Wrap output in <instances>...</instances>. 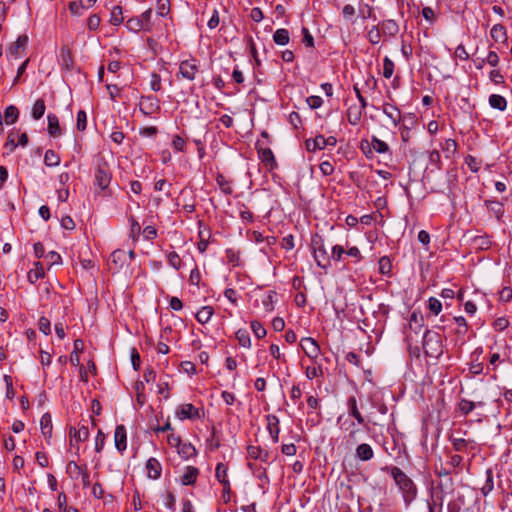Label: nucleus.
<instances>
[{
    "label": "nucleus",
    "instance_id": "1",
    "mask_svg": "<svg viewBox=\"0 0 512 512\" xmlns=\"http://www.w3.org/2000/svg\"><path fill=\"white\" fill-rule=\"evenodd\" d=\"M391 474L395 483L403 493L405 502L410 503L417 494V489L413 481L398 467L391 469Z\"/></svg>",
    "mask_w": 512,
    "mask_h": 512
},
{
    "label": "nucleus",
    "instance_id": "2",
    "mask_svg": "<svg viewBox=\"0 0 512 512\" xmlns=\"http://www.w3.org/2000/svg\"><path fill=\"white\" fill-rule=\"evenodd\" d=\"M423 348L426 356L439 358L443 354L441 335L433 330H426L423 335Z\"/></svg>",
    "mask_w": 512,
    "mask_h": 512
},
{
    "label": "nucleus",
    "instance_id": "3",
    "mask_svg": "<svg viewBox=\"0 0 512 512\" xmlns=\"http://www.w3.org/2000/svg\"><path fill=\"white\" fill-rule=\"evenodd\" d=\"M111 181V172L107 162L104 159L97 161V169L95 172V183L96 185L104 190L106 189Z\"/></svg>",
    "mask_w": 512,
    "mask_h": 512
},
{
    "label": "nucleus",
    "instance_id": "4",
    "mask_svg": "<svg viewBox=\"0 0 512 512\" xmlns=\"http://www.w3.org/2000/svg\"><path fill=\"white\" fill-rule=\"evenodd\" d=\"M424 326V317L421 312L419 311H413L410 315L409 323L407 326L406 331V341L408 343H411L413 340V337L411 335V332L415 334H419Z\"/></svg>",
    "mask_w": 512,
    "mask_h": 512
},
{
    "label": "nucleus",
    "instance_id": "5",
    "mask_svg": "<svg viewBox=\"0 0 512 512\" xmlns=\"http://www.w3.org/2000/svg\"><path fill=\"white\" fill-rule=\"evenodd\" d=\"M312 246L317 265L322 269H327L330 267V255L328 254L321 240H313Z\"/></svg>",
    "mask_w": 512,
    "mask_h": 512
},
{
    "label": "nucleus",
    "instance_id": "6",
    "mask_svg": "<svg viewBox=\"0 0 512 512\" xmlns=\"http://www.w3.org/2000/svg\"><path fill=\"white\" fill-rule=\"evenodd\" d=\"M70 436V446L76 447L77 451L79 450V443L85 442L89 438V429L87 426L82 425L79 428L70 427L69 429Z\"/></svg>",
    "mask_w": 512,
    "mask_h": 512
},
{
    "label": "nucleus",
    "instance_id": "7",
    "mask_svg": "<svg viewBox=\"0 0 512 512\" xmlns=\"http://www.w3.org/2000/svg\"><path fill=\"white\" fill-rule=\"evenodd\" d=\"M139 109L144 115L151 116L160 110L159 100L154 96H142Z\"/></svg>",
    "mask_w": 512,
    "mask_h": 512
},
{
    "label": "nucleus",
    "instance_id": "8",
    "mask_svg": "<svg viewBox=\"0 0 512 512\" xmlns=\"http://www.w3.org/2000/svg\"><path fill=\"white\" fill-rule=\"evenodd\" d=\"M300 346L304 353L311 359L315 360L320 354V347L314 338L306 337L300 342Z\"/></svg>",
    "mask_w": 512,
    "mask_h": 512
},
{
    "label": "nucleus",
    "instance_id": "9",
    "mask_svg": "<svg viewBox=\"0 0 512 512\" xmlns=\"http://www.w3.org/2000/svg\"><path fill=\"white\" fill-rule=\"evenodd\" d=\"M197 72L198 66L196 60H185L179 65V74L189 81L195 79Z\"/></svg>",
    "mask_w": 512,
    "mask_h": 512
},
{
    "label": "nucleus",
    "instance_id": "10",
    "mask_svg": "<svg viewBox=\"0 0 512 512\" xmlns=\"http://www.w3.org/2000/svg\"><path fill=\"white\" fill-rule=\"evenodd\" d=\"M176 416L180 420L199 418L198 410L190 403L180 405L176 410Z\"/></svg>",
    "mask_w": 512,
    "mask_h": 512
},
{
    "label": "nucleus",
    "instance_id": "11",
    "mask_svg": "<svg viewBox=\"0 0 512 512\" xmlns=\"http://www.w3.org/2000/svg\"><path fill=\"white\" fill-rule=\"evenodd\" d=\"M115 447L119 452H123L127 447V434L124 425H118L114 432Z\"/></svg>",
    "mask_w": 512,
    "mask_h": 512
},
{
    "label": "nucleus",
    "instance_id": "12",
    "mask_svg": "<svg viewBox=\"0 0 512 512\" xmlns=\"http://www.w3.org/2000/svg\"><path fill=\"white\" fill-rule=\"evenodd\" d=\"M28 43V36L23 34L20 35L17 40L10 45L8 49V55L11 57L17 58L24 51Z\"/></svg>",
    "mask_w": 512,
    "mask_h": 512
},
{
    "label": "nucleus",
    "instance_id": "13",
    "mask_svg": "<svg viewBox=\"0 0 512 512\" xmlns=\"http://www.w3.org/2000/svg\"><path fill=\"white\" fill-rule=\"evenodd\" d=\"M146 470H147V476L150 479L155 480L161 476L162 466L156 458L151 457L146 462Z\"/></svg>",
    "mask_w": 512,
    "mask_h": 512
},
{
    "label": "nucleus",
    "instance_id": "14",
    "mask_svg": "<svg viewBox=\"0 0 512 512\" xmlns=\"http://www.w3.org/2000/svg\"><path fill=\"white\" fill-rule=\"evenodd\" d=\"M110 263L115 265L116 269L122 268L128 264V254L123 249L115 250L110 256Z\"/></svg>",
    "mask_w": 512,
    "mask_h": 512
},
{
    "label": "nucleus",
    "instance_id": "15",
    "mask_svg": "<svg viewBox=\"0 0 512 512\" xmlns=\"http://www.w3.org/2000/svg\"><path fill=\"white\" fill-rule=\"evenodd\" d=\"M267 428L270 433V436L274 443H277L279 441V433H280V427H279V419L274 415H268L267 416Z\"/></svg>",
    "mask_w": 512,
    "mask_h": 512
},
{
    "label": "nucleus",
    "instance_id": "16",
    "mask_svg": "<svg viewBox=\"0 0 512 512\" xmlns=\"http://www.w3.org/2000/svg\"><path fill=\"white\" fill-rule=\"evenodd\" d=\"M383 113L391 120L394 126H397L401 121V112L400 110L392 105V104H384L383 105Z\"/></svg>",
    "mask_w": 512,
    "mask_h": 512
},
{
    "label": "nucleus",
    "instance_id": "17",
    "mask_svg": "<svg viewBox=\"0 0 512 512\" xmlns=\"http://www.w3.org/2000/svg\"><path fill=\"white\" fill-rule=\"evenodd\" d=\"M247 453L251 459L260 460L262 462H267L269 458L268 451L263 450L260 446H248Z\"/></svg>",
    "mask_w": 512,
    "mask_h": 512
},
{
    "label": "nucleus",
    "instance_id": "18",
    "mask_svg": "<svg viewBox=\"0 0 512 512\" xmlns=\"http://www.w3.org/2000/svg\"><path fill=\"white\" fill-rule=\"evenodd\" d=\"M198 475L199 470L196 467L188 466L181 477V483L183 485H193L196 482Z\"/></svg>",
    "mask_w": 512,
    "mask_h": 512
},
{
    "label": "nucleus",
    "instance_id": "19",
    "mask_svg": "<svg viewBox=\"0 0 512 512\" xmlns=\"http://www.w3.org/2000/svg\"><path fill=\"white\" fill-rule=\"evenodd\" d=\"M86 468V465L80 466L75 461H69L66 466V473L72 480H77Z\"/></svg>",
    "mask_w": 512,
    "mask_h": 512
},
{
    "label": "nucleus",
    "instance_id": "20",
    "mask_svg": "<svg viewBox=\"0 0 512 512\" xmlns=\"http://www.w3.org/2000/svg\"><path fill=\"white\" fill-rule=\"evenodd\" d=\"M356 456L362 461H368L373 458L374 452L369 444L362 443L356 448Z\"/></svg>",
    "mask_w": 512,
    "mask_h": 512
},
{
    "label": "nucleus",
    "instance_id": "21",
    "mask_svg": "<svg viewBox=\"0 0 512 512\" xmlns=\"http://www.w3.org/2000/svg\"><path fill=\"white\" fill-rule=\"evenodd\" d=\"M48 133L52 137H58L61 135V128L59 125V119L55 114H48Z\"/></svg>",
    "mask_w": 512,
    "mask_h": 512
},
{
    "label": "nucleus",
    "instance_id": "22",
    "mask_svg": "<svg viewBox=\"0 0 512 512\" xmlns=\"http://www.w3.org/2000/svg\"><path fill=\"white\" fill-rule=\"evenodd\" d=\"M44 277V268L40 262L34 264V268L28 272V281L32 284Z\"/></svg>",
    "mask_w": 512,
    "mask_h": 512
},
{
    "label": "nucleus",
    "instance_id": "23",
    "mask_svg": "<svg viewBox=\"0 0 512 512\" xmlns=\"http://www.w3.org/2000/svg\"><path fill=\"white\" fill-rule=\"evenodd\" d=\"M228 468L223 463H218L216 466L215 476L217 480L225 487L229 488V480L227 476Z\"/></svg>",
    "mask_w": 512,
    "mask_h": 512
},
{
    "label": "nucleus",
    "instance_id": "24",
    "mask_svg": "<svg viewBox=\"0 0 512 512\" xmlns=\"http://www.w3.org/2000/svg\"><path fill=\"white\" fill-rule=\"evenodd\" d=\"M347 404L350 415L353 416L359 424H364L365 420L357 407V401L355 397H350Z\"/></svg>",
    "mask_w": 512,
    "mask_h": 512
},
{
    "label": "nucleus",
    "instance_id": "25",
    "mask_svg": "<svg viewBox=\"0 0 512 512\" xmlns=\"http://www.w3.org/2000/svg\"><path fill=\"white\" fill-rule=\"evenodd\" d=\"M363 110L364 109H362L361 107L358 108L356 106H351L348 108L347 118L351 125L359 124L361 117H362Z\"/></svg>",
    "mask_w": 512,
    "mask_h": 512
},
{
    "label": "nucleus",
    "instance_id": "26",
    "mask_svg": "<svg viewBox=\"0 0 512 512\" xmlns=\"http://www.w3.org/2000/svg\"><path fill=\"white\" fill-rule=\"evenodd\" d=\"M41 432L45 437L50 438L52 435V419L49 413H45L40 420Z\"/></svg>",
    "mask_w": 512,
    "mask_h": 512
},
{
    "label": "nucleus",
    "instance_id": "27",
    "mask_svg": "<svg viewBox=\"0 0 512 512\" xmlns=\"http://www.w3.org/2000/svg\"><path fill=\"white\" fill-rule=\"evenodd\" d=\"M489 105L493 109L504 111L507 107V101L503 96L499 94H492L489 97Z\"/></svg>",
    "mask_w": 512,
    "mask_h": 512
},
{
    "label": "nucleus",
    "instance_id": "28",
    "mask_svg": "<svg viewBox=\"0 0 512 512\" xmlns=\"http://www.w3.org/2000/svg\"><path fill=\"white\" fill-rule=\"evenodd\" d=\"M259 156L261 161L271 169L276 165L274 154L270 148L259 150Z\"/></svg>",
    "mask_w": 512,
    "mask_h": 512
},
{
    "label": "nucleus",
    "instance_id": "29",
    "mask_svg": "<svg viewBox=\"0 0 512 512\" xmlns=\"http://www.w3.org/2000/svg\"><path fill=\"white\" fill-rule=\"evenodd\" d=\"M214 314V310L211 306H203L197 313L196 319L201 324H206L209 322L211 317Z\"/></svg>",
    "mask_w": 512,
    "mask_h": 512
},
{
    "label": "nucleus",
    "instance_id": "30",
    "mask_svg": "<svg viewBox=\"0 0 512 512\" xmlns=\"http://www.w3.org/2000/svg\"><path fill=\"white\" fill-rule=\"evenodd\" d=\"M381 30L384 34L395 36L399 32V26L394 20H386L381 24Z\"/></svg>",
    "mask_w": 512,
    "mask_h": 512
},
{
    "label": "nucleus",
    "instance_id": "31",
    "mask_svg": "<svg viewBox=\"0 0 512 512\" xmlns=\"http://www.w3.org/2000/svg\"><path fill=\"white\" fill-rule=\"evenodd\" d=\"M455 323L457 324V329L455 330V334L458 338H463L468 332V324L466 319L463 316H457L453 318Z\"/></svg>",
    "mask_w": 512,
    "mask_h": 512
},
{
    "label": "nucleus",
    "instance_id": "32",
    "mask_svg": "<svg viewBox=\"0 0 512 512\" xmlns=\"http://www.w3.org/2000/svg\"><path fill=\"white\" fill-rule=\"evenodd\" d=\"M491 37L498 42H503L506 39V29L502 24H496L491 28Z\"/></svg>",
    "mask_w": 512,
    "mask_h": 512
},
{
    "label": "nucleus",
    "instance_id": "33",
    "mask_svg": "<svg viewBox=\"0 0 512 512\" xmlns=\"http://www.w3.org/2000/svg\"><path fill=\"white\" fill-rule=\"evenodd\" d=\"M46 110V105L43 99H37L32 107V117L39 120L43 117Z\"/></svg>",
    "mask_w": 512,
    "mask_h": 512
},
{
    "label": "nucleus",
    "instance_id": "34",
    "mask_svg": "<svg viewBox=\"0 0 512 512\" xmlns=\"http://www.w3.org/2000/svg\"><path fill=\"white\" fill-rule=\"evenodd\" d=\"M289 32L287 29L281 28L275 31L273 40L278 45H286L289 43Z\"/></svg>",
    "mask_w": 512,
    "mask_h": 512
},
{
    "label": "nucleus",
    "instance_id": "35",
    "mask_svg": "<svg viewBox=\"0 0 512 512\" xmlns=\"http://www.w3.org/2000/svg\"><path fill=\"white\" fill-rule=\"evenodd\" d=\"M19 110L16 106L10 105L5 109L4 118L7 124H13L17 121Z\"/></svg>",
    "mask_w": 512,
    "mask_h": 512
},
{
    "label": "nucleus",
    "instance_id": "36",
    "mask_svg": "<svg viewBox=\"0 0 512 512\" xmlns=\"http://www.w3.org/2000/svg\"><path fill=\"white\" fill-rule=\"evenodd\" d=\"M44 163L48 167L58 166L60 163V157L53 150H47L44 156Z\"/></svg>",
    "mask_w": 512,
    "mask_h": 512
},
{
    "label": "nucleus",
    "instance_id": "37",
    "mask_svg": "<svg viewBox=\"0 0 512 512\" xmlns=\"http://www.w3.org/2000/svg\"><path fill=\"white\" fill-rule=\"evenodd\" d=\"M216 182L223 193L231 194L233 192L231 182L227 180L224 175L218 174L216 176Z\"/></svg>",
    "mask_w": 512,
    "mask_h": 512
},
{
    "label": "nucleus",
    "instance_id": "38",
    "mask_svg": "<svg viewBox=\"0 0 512 512\" xmlns=\"http://www.w3.org/2000/svg\"><path fill=\"white\" fill-rule=\"evenodd\" d=\"M236 338L238 340V343L240 346L244 348H250L251 347V338L249 333L246 330H238L236 332Z\"/></svg>",
    "mask_w": 512,
    "mask_h": 512
},
{
    "label": "nucleus",
    "instance_id": "39",
    "mask_svg": "<svg viewBox=\"0 0 512 512\" xmlns=\"http://www.w3.org/2000/svg\"><path fill=\"white\" fill-rule=\"evenodd\" d=\"M450 441L453 449L458 452H465L470 444V442L464 438L450 437Z\"/></svg>",
    "mask_w": 512,
    "mask_h": 512
},
{
    "label": "nucleus",
    "instance_id": "40",
    "mask_svg": "<svg viewBox=\"0 0 512 512\" xmlns=\"http://www.w3.org/2000/svg\"><path fill=\"white\" fill-rule=\"evenodd\" d=\"M151 16H152V10L151 9H147L139 17V18L142 19L141 22L143 23L144 30L148 31V32H152L153 29H154V24L151 21Z\"/></svg>",
    "mask_w": 512,
    "mask_h": 512
},
{
    "label": "nucleus",
    "instance_id": "41",
    "mask_svg": "<svg viewBox=\"0 0 512 512\" xmlns=\"http://www.w3.org/2000/svg\"><path fill=\"white\" fill-rule=\"evenodd\" d=\"M142 19L139 17L130 18L126 22V27L131 32H139L140 30H144Z\"/></svg>",
    "mask_w": 512,
    "mask_h": 512
},
{
    "label": "nucleus",
    "instance_id": "42",
    "mask_svg": "<svg viewBox=\"0 0 512 512\" xmlns=\"http://www.w3.org/2000/svg\"><path fill=\"white\" fill-rule=\"evenodd\" d=\"M371 146L377 153H386L389 150V146L386 142L373 136L371 139Z\"/></svg>",
    "mask_w": 512,
    "mask_h": 512
},
{
    "label": "nucleus",
    "instance_id": "43",
    "mask_svg": "<svg viewBox=\"0 0 512 512\" xmlns=\"http://www.w3.org/2000/svg\"><path fill=\"white\" fill-rule=\"evenodd\" d=\"M170 13V0H158L157 1V15L160 17H166Z\"/></svg>",
    "mask_w": 512,
    "mask_h": 512
},
{
    "label": "nucleus",
    "instance_id": "44",
    "mask_svg": "<svg viewBox=\"0 0 512 512\" xmlns=\"http://www.w3.org/2000/svg\"><path fill=\"white\" fill-rule=\"evenodd\" d=\"M394 62L388 58L385 57L383 60V76L387 79L391 78L394 73Z\"/></svg>",
    "mask_w": 512,
    "mask_h": 512
},
{
    "label": "nucleus",
    "instance_id": "45",
    "mask_svg": "<svg viewBox=\"0 0 512 512\" xmlns=\"http://www.w3.org/2000/svg\"><path fill=\"white\" fill-rule=\"evenodd\" d=\"M346 254V250L341 245H335L332 247L330 261L333 260L335 262H339L343 259V255Z\"/></svg>",
    "mask_w": 512,
    "mask_h": 512
},
{
    "label": "nucleus",
    "instance_id": "46",
    "mask_svg": "<svg viewBox=\"0 0 512 512\" xmlns=\"http://www.w3.org/2000/svg\"><path fill=\"white\" fill-rule=\"evenodd\" d=\"M443 506V497L435 495L432 497V503L428 504L429 512H441Z\"/></svg>",
    "mask_w": 512,
    "mask_h": 512
},
{
    "label": "nucleus",
    "instance_id": "47",
    "mask_svg": "<svg viewBox=\"0 0 512 512\" xmlns=\"http://www.w3.org/2000/svg\"><path fill=\"white\" fill-rule=\"evenodd\" d=\"M458 407L462 414L467 415L474 410V408L476 407V403L467 399H462L459 402Z\"/></svg>",
    "mask_w": 512,
    "mask_h": 512
},
{
    "label": "nucleus",
    "instance_id": "48",
    "mask_svg": "<svg viewBox=\"0 0 512 512\" xmlns=\"http://www.w3.org/2000/svg\"><path fill=\"white\" fill-rule=\"evenodd\" d=\"M123 19L124 18L122 15V8L120 6H115L111 12V18H110L111 24L119 25L123 22Z\"/></svg>",
    "mask_w": 512,
    "mask_h": 512
},
{
    "label": "nucleus",
    "instance_id": "49",
    "mask_svg": "<svg viewBox=\"0 0 512 512\" xmlns=\"http://www.w3.org/2000/svg\"><path fill=\"white\" fill-rule=\"evenodd\" d=\"M367 37L371 44H378L381 40V31L378 26H373L369 30Z\"/></svg>",
    "mask_w": 512,
    "mask_h": 512
},
{
    "label": "nucleus",
    "instance_id": "50",
    "mask_svg": "<svg viewBox=\"0 0 512 512\" xmlns=\"http://www.w3.org/2000/svg\"><path fill=\"white\" fill-rule=\"evenodd\" d=\"M487 479L483 487L481 488V492L484 496H487L493 490V475L491 470H487Z\"/></svg>",
    "mask_w": 512,
    "mask_h": 512
},
{
    "label": "nucleus",
    "instance_id": "51",
    "mask_svg": "<svg viewBox=\"0 0 512 512\" xmlns=\"http://www.w3.org/2000/svg\"><path fill=\"white\" fill-rule=\"evenodd\" d=\"M428 308L434 314L438 315L442 311V303L435 297L428 299Z\"/></svg>",
    "mask_w": 512,
    "mask_h": 512
},
{
    "label": "nucleus",
    "instance_id": "52",
    "mask_svg": "<svg viewBox=\"0 0 512 512\" xmlns=\"http://www.w3.org/2000/svg\"><path fill=\"white\" fill-rule=\"evenodd\" d=\"M178 453L185 458H189L196 454V449L191 444H181Z\"/></svg>",
    "mask_w": 512,
    "mask_h": 512
},
{
    "label": "nucleus",
    "instance_id": "53",
    "mask_svg": "<svg viewBox=\"0 0 512 512\" xmlns=\"http://www.w3.org/2000/svg\"><path fill=\"white\" fill-rule=\"evenodd\" d=\"M275 296H276L275 292L269 291L265 295V297L262 299V304L265 307L267 312H270L274 309L273 303H274Z\"/></svg>",
    "mask_w": 512,
    "mask_h": 512
},
{
    "label": "nucleus",
    "instance_id": "54",
    "mask_svg": "<svg viewBox=\"0 0 512 512\" xmlns=\"http://www.w3.org/2000/svg\"><path fill=\"white\" fill-rule=\"evenodd\" d=\"M392 264L388 257H382L379 260V270L383 275H387L391 272Z\"/></svg>",
    "mask_w": 512,
    "mask_h": 512
},
{
    "label": "nucleus",
    "instance_id": "55",
    "mask_svg": "<svg viewBox=\"0 0 512 512\" xmlns=\"http://www.w3.org/2000/svg\"><path fill=\"white\" fill-rule=\"evenodd\" d=\"M167 260H168V263L171 267H173L174 269L178 270L180 269L181 267V259L179 257V255L172 251V252H169L167 254Z\"/></svg>",
    "mask_w": 512,
    "mask_h": 512
},
{
    "label": "nucleus",
    "instance_id": "56",
    "mask_svg": "<svg viewBox=\"0 0 512 512\" xmlns=\"http://www.w3.org/2000/svg\"><path fill=\"white\" fill-rule=\"evenodd\" d=\"M251 329L257 338H263L267 334L266 329L258 321L251 322Z\"/></svg>",
    "mask_w": 512,
    "mask_h": 512
},
{
    "label": "nucleus",
    "instance_id": "57",
    "mask_svg": "<svg viewBox=\"0 0 512 512\" xmlns=\"http://www.w3.org/2000/svg\"><path fill=\"white\" fill-rule=\"evenodd\" d=\"M305 375L308 379H314L316 377L323 375V370L321 366H313V367H307L305 370Z\"/></svg>",
    "mask_w": 512,
    "mask_h": 512
},
{
    "label": "nucleus",
    "instance_id": "58",
    "mask_svg": "<svg viewBox=\"0 0 512 512\" xmlns=\"http://www.w3.org/2000/svg\"><path fill=\"white\" fill-rule=\"evenodd\" d=\"M106 441V435L101 430L98 431L96 438H95V451L97 453L102 452Z\"/></svg>",
    "mask_w": 512,
    "mask_h": 512
},
{
    "label": "nucleus",
    "instance_id": "59",
    "mask_svg": "<svg viewBox=\"0 0 512 512\" xmlns=\"http://www.w3.org/2000/svg\"><path fill=\"white\" fill-rule=\"evenodd\" d=\"M38 328L45 335H49L51 333L50 320L46 317H41L38 322Z\"/></svg>",
    "mask_w": 512,
    "mask_h": 512
},
{
    "label": "nucleus",
    "instance_id": "60",
    "mask_svg": "<svg viewBox=\"0 0 512 512\" xmlns=\"http://www.w3.org/2000/svg\"><path fill=\"white\" fill-rule=\"evenodd\" d=\"M86 125H87V115L85 113V111L83 110H80L78 113H77V129L79 131H84L86 129Z\"/></svg>",
    "mask_w": 512,
    "mask_h": 512
},
{
    "label": "nucleus",
    "instance_id": "61",
    "mask_svg": "<svg viewBox=\"0 0 512 512\" xmlns=\"http://www.w3.org/2000/svg\"><path fill=\"white\" fill-rule=\"evenodd\" d=\"M486 205L496 214L497 218L502 216L503 206L501 203L496 201H486Z\"/></svg>",
    "mask_w": 512,
    "mask_h": 512
},
{
    "label": "nucleus",
    "instance_id": "62",
    "mask_svg": "<svg viewBox=\"0 0 512 512\" xmlns=\"http://www.w3.org/2000/svg\"><path fill=\"white\" fill-rule=\"evenodd\" d=\"M509 326V320L506 317H499L493 322V328L496 331H503Z\"/></svg>",
    "mask_w": 512,
    "mask_h": 512
},
{
    "label": "nucleus",
    "instance_id": "63",
    "mask_svg": "<svg viewBox=\"0 0 512 512\" xmlns=\"http://www.w3.org/2000/svg\"><path fill=\"white\" fill-rule=\"evenodd\" d=\"M185 144V140L179 135H175L172 139V146L178 152L184 151Z\"/></svg>",
    "mask_w": 512,
    "mask_h": 512
},
{
    "label": "nucleus",
    "instance_id": "64",
    "mask_svg": "<svg viewBox=\"0 0 512 512\" xmlns=\"http://www.w3.org/2000/svg\"><path fill=\"white\" fill-rule=\"evenodd\" d=\"M465 163L472 172H477L480 169V162H478L477 159L471 155H468L465 158Z\"/></svg>",
    "mask_w": 512,
    "mask_h": 512
}]
</instances>
